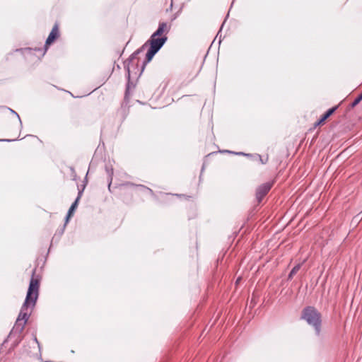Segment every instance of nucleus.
<instances>
[{
  "instance_id": "nucleus-8",
  "label": "nucleus",
  "mask_w": 362,
  "mask_h": 362,
  "mask_svg": "<svg viewBox=\"0 0 362 362\" xmlns=\"http://www.w3.org/2000/svg\"><path fill=\"white\" fill-rule=\"evenodd\" d=\"M336 109L337 107H332L331 109H329L325 114V117H329L336 110Z\"/></svg>"
},
{
  "instance_id": "nucleus-10",
  "label": "nucleus",
  "mask_w": 362,
  "mask_h": 362,
  "mask_svg": "<svg viewBox=\"0 0 362 362\" xmlns=\"http://www.w3.org/2000/svg\"><path fill=\"white\" fill-rule=\"evenodd\" d=\"M362 100V93L354 100L353 105H356Z\"/></svg>"
},
{
  "instance_id": "nucleus-4",
  "label": "nucleus",
  "mask_w": 362,
  "mask_h": 362,
  "mask_svg": "<svg viewBox=\"0 0 362 362\" xmlns=\"http://www.w3.org/2000/svg\"><path fill=\"white\" fill-rule=\"evenodd\" d=\"M271 185L269 183L263 184L259 186L257 190L256 196L259 202L268 193L271 189Z\"/></svg>"
},
{
  "instance_id": "nucleus-1",
  "label": "nucleus",
  "mask_w": 362,
  "mask_h": 362,
  "mask_svg": "<svg viewBox=\"0 0 362 362\" xmlns=\"http://www.w3.org/2000/svg\"><path fill=\"white\" fill-rule=\"evenodd\" d=\"M39 286L40 280L38 278L35 277L33 274L30 281L25 302L16 320V325L20 327L21 331L23 329L29 318L30 313L28 312V308H33L35 305L38 297Z\"/></svg>"
},
{
  "instance_id": "nucleus-6",
  "label": "nucleus",
  "mask_w": 362,
  "mask_h": 362,
  "mask_svg": "<svg viewBox=\"0 0 362 362\" xmlns=\"http://www.w3.org/2000/svg\"><path fill=\"white\" fill-rule=\"evenodd\" d=\"M78 200V198H77L76 200L71 206V207L68 211L67 216H66V221H68L69 218L72 216L74 211H75V209L77 206Z\"/></svg>"
},
{
  "instance_id": "nucleus-2",
  "label": "nucleus",
  "mask_w": 362,
  "mask_h": 362,
  "mask_svg": "<svg viewBox=\"0 0 362 362\" xmlns=\"http://www.w3.org/2000/svg\"><path fill=\"white\" fill-rule=\"evenodd\" d=\"M167 31L166 23H161L159 25L158 30L152 35L150 41L151 47L146 53L147 62H150L156 52L163 47L167 40L166 36H161L165 32Z\"/></svg>"
},
{
  "instance_id": "nucleus-11",
  "label": "nucleus",
  "mask_w": 362,
  "mask_h": 362,
  "mask_svg": "<svg viewBox=\"0 0 362 362\" xmlns=\"http://www.w3.org/2000/svg\"><path fill=\"white\" fill-rule=\"evenodd\" d=\"M355 219L356 222H358L361 219V217H359V216L358 215L354 218V220Z\"/></svg>"
},
{
  "instance_id": "nucleus-7",
  "label": "nucleus",
  "mask_w": 362,
  "mask_h": 362,
  "mask_svg": "<svg viewBox=\"0 0 362 362\" xmlns=\"http://www.w3.org/2000/svg\"><path fill=\"white\" fill-rule=\"evenodd\" d=\"M299 269H300V265L295 266L291 271V272L288 275V278L291 279L293 277V276L299 270Z\"/></svg>"
},
{
  "instance_id": "nucleus-3",
  "label": "nucleus",
  "mask_w": 362,
  "mask_h": 362,
  "mask_svg": "<svg viewBox=\"0 0 362 362\" xmlns=\"http://www.w3.org/2000/svg\"><path fill=\"white\" fill-rule=\"evenodd\" d=\"M303 318L313 326L317 332L320 331L321 324L320 314L313 307H308L303 311Z\"/></svg>"
},
{
  "instance_id": "nucleus-5",
  "label": "nucleus",
  "mask_w": 362,
  "mask_h": 362,
  "mask_svg": "<svg viewBox=\"0 0 362 362\" xmlns=\"http://www.w3.org/2000/svg\"><path fill=\"white\" fill-rule=\"evenodd\" d=\"M59 36V30L58 27L57 25L54 26L52 28L51 33H49L47 40H46V45H49L51 43H52Z\"/></svg>"
},
{
  "instance_id": "nucleus-9",
  "label": "nucleus",
  "mask_w": 362,
  "mask_h": 362,
  "mask_svg": "<svg viewBox=\"0 0 362 362\" xmlns=\"http://www.w3.org/2000/svg\"><path fill=\"white\" fill-rule=\"evenodd\" d=\"M328 117H325V115H324L322 118L317 122L316 125H319L322 124L323 122H325Z\"/></svg>"
}]
</instances>
